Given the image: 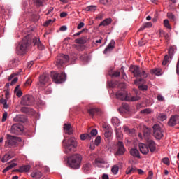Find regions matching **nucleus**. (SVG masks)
<instances>
[{
  "instance_id": "nucleus-16",
  "label": "nucleus",
  "mask_w": 179,
  "mask_h": 179,
  "mask_svg": "<svg viewBox=\"0 0 179 179\" xmlns=\"http://www.w3.org/2000/svg\"><path fill=\"white\" fill-rule=\"evenodd\" d=\"M147 146L152 153L156 150V143H155L153 140H148L147 141Z\"/></svg>"
},
{
  "instance_id": "nucleus-34",
  "label": "nucleus",
  "mask_w": 179,
  "mask_h": 179,
  "mask_svg": "<svg viewBox=\"0 0 179 179\" xmlns=\"http://www.w3.org/2000/svg\"><path fill=\"white\" fill-rule=\"evenodd\" d=\"M111 122L114 127L120 126V120H118L116 117H112Z\"/></svg>"
},
{
  "instance_id": "nucleus-53",
  "label": "nucleus",
  "mask_w": 179,
  "mask_h": 179,
  "mask_svg": "<svg viewBox=\"0 0 179 179\" xmlns=\"http://www.w3.org/2000/svg\"><path fill=\"white\" fill-rule=\"evenodd\" d=\"M141 98L139 96H133L131 97V101H138Z\"/></svg>"
},
{
  "instance_id": "nucleus-37",
  "label": "nucleus",
  "mask_w": 179,
  "mask_h": 179,
  "mask_svg": "<svg viewBox=\"0 0 179 179\" xmlns=\"http://www.w3.org/2000/svg\"><path fill=\"white\" fill-rule=\"evenodd\" d=\"M96 6H89L85 8L86 12H94L96 10Z\"/></svg>"
},
{
  "instance_id": "nucleus-11",
  "label": "nucleus",
  "mask_w": 179,
  "mask_h": 179,
  "mask_svg": "<svg viewBox=\"0 0 179 179\" xmlns=\"http://www.w3.org/2000/svg\"><path fill=\"white\" fill-rule=\"evenodd\" d=\"M50 78L48 74L43 73L39 76V82L38 83V87H44L46 83L48 82Z\"/></svg>"
},
{
  "instance_id": "nucleus-50",
  "label": "nucleus",
  "mask_w": 179,
  "mask_h": 179,
  "mask_svg": "<svg viewBox=\"0 0 179 179\" xmlns=\"http://www.w3.org/2000/svg\"><path fill=\"white\" fill-rule=\"evenodd\" d=\"M138 89L143 91L148 90V85H139Z\"/></svg>"
},
{
  "instance_id": "nucleus-18",
  "label": "nucleus",
  "mask_w": 179,
  "mask_h": 179,
  "mask_svg": "<svg viewBox=\"0 0 179 179\" xmlns=\"http://www.w3.org/2000/svg\"><path fill=\"white\" fill-rule=\"evenodd\" d=\"M15 157V155L12 152H8L5 154V155L2 157L1 162L2 163H6L8 160H10V159Z\"/></svg>"
},
{
  "instance_id": "nucleus-9",
  "label": "nucleus",
  "mask_w": 179,
  "mask_h": 179,
  "mask_svg": "<svg viewBox=\"0 0 179 179\" xmlns=\"http://www.w3.org/2000/svg\"><path fill=\"white\" fill-rule=\"evenodd\" d=\"M21 104L22 106H33L34 104V97L31 95H26L22 97Z\"/></svg>"
},
{
  "instance_id": "nucleus-21",
  "label": "nucleus",
  "mask_w": 179,
  "mask_h": 179,
  "mask_svg": "<svg viewBox=\"0 0 179 179\" xmlns=\"http://www.w3.org/2000/svg\"><path fill=\"white\" fill-rule=\"evenodd\" d=\"M30 171V166L29 165H24L22 166H20L19 169L13 170V171H19V173H27V171Z\"/></svg>"
},
{
  "instance_id": "nucleus-1",
  "label": "nucleus",
  "mask_w": 179,
  "mask_h": 179,
  "mask_svg": "<svg viewBox=\"0 0 179 179\" xmlns=\"http://www.w3.org/2000/svg\"><path fill=\"white\" fill-rule=\"evenodd\" d=\"M130 71L134 74L135 78H140L134 80V85L145 83V78L149 75L145 70L141 69V67L138 66H131L130 67Z\"/></svg>"
},
{
  "instance_id": "nucleus-43",
  "label": "nucleus",
  "mask_w": 179,
  "mask_h": 179,
  "mask_svg": "<svg viewBox=\"0 0 179 179\" xmlns=\"http://www.w3.org/2000/svg\"><path fill=\"white\" fill-rule=\"evenodd\" d=\"M31 83H33V80L31 78H29L24 84V86H31Z\"/></svg>"
},
{
  "instance_id": "nucleus-28",
  "label": "nucleus",
  "mask_w": 179,
  "mask_h": 179,
  "mask_svg": "<svg viewBox=\"0 0 179 179\" xmlns=\"http://www.w3.org/2000/svg\"><path fill=\"white\" fill-rule=\"evenodd\" d=\"M86 41H87L86 36H83L75 40L76 44H86Z\"/></svg>"
},
{
  "instance_id": "nucleus-7",
  "label": "nucleus",
  "mask_w": 179,
  "mask_h": 179,
  "mask_svg": "<svg viewBox=\"0 0 179 179\" xmlns=\"http://www.w3.org/2000/svg\"><path fill=\"white\" fill-rule=\"evenodd\" d=\"M24 131V127L20 124H13L10 128V134L14 135H22Z\"/></svg>"
},
{
  "instance_id": "nucleus-17",
  "label": "nucleus",
  "mask_w": 179,
  "mask_h": 179,
  "mask_svg": "<svg viewBox=\"0 0 179 179\" xmlns=\"http://www.w3.org/2000/svg\"><path fill=\"white\" fill-rule=\"evenodd\" d=\"M14 121L15 122H26L27 121V117L24 115H17L15 117H14Z\"/></svg>"
},
{
  "instance_id": "nucleus-38",
  "label": "nucleus",
  "mask_w": 179,
  "mask_h": 179,
  "mask_svg": "<svg viewBox=\"0 0 179 179\" xmlns=\"http://www.w3.org/2000/svg\"><path fill=\"white\" fill-rule=\"evenodd\" d=\"M168 19H170L171 22H176V15H174L172 13H167Z\"/></svg>"
},
{
  "instance_id": "nucleus-23",
  "label": "nucleus",
  "mask_w": 179,
  "mask_h": 179,
  "mask_svg": "<svg viewBox=\"0 0 179 179\" xmlns=\"http://www.w3.org/2000/svg\"><path fill=\"white\" fill-rule=\"evenodd\" d=\"M34 45L36 47V45L38 47V50H43L44 48V45L41 44V42H40V39L35 38L34 39Z\"/></svg>"
},
{
  "instance_id": "nucleus-27",
  "label": "nucleus",
  "mask_w": 179,
  "mask_h": 179,
  "mask_svg": "<svg viewBox=\"0 0 179 179\" xmlns=\"http://www.w3.org/2000/svg\"><path fill=\"white\" fill-rule=\"evenodd\" d=\"M168 125L169 127H175V125H177V117H176V116L171 117L168 122Z\"/></svg>"
},
{
  "instance_id": "nucleus-33",
  "label": "nucleus",
  "mask_w": 179,
  "mask_h": 179,
  "mask_svg": "<svg viewBox=\"0 0 179 179\" xmlns=\"http://www.w3.org/2000/svg\"><path fill=\"white\" fill-rule=\"evenodd\" d=\"M136 167L134 166V167H129L127 168V169L126 170V174H134V173L136 172Z\"/></svg>"
},
{
  "instance_id": "nucleus-25",
  "label": "nucleus",
  "mask_w": 179,
  "mask_h": 179,
  "mask_svg": "<svg viewBox=\"0 0 179 179\" xmlns=\"http://www.w3.org/2000/svg\"><path fill=\"white\" fill-rule=\"evenodd\" d=\"M31 177L33 178L40 179L43 177V173L40 171H36L31 173Z\"/></svg>"
},
{
  "instance_id": "nucleus-60",
  "label": "nucleus",
  "mask_w": 179,
  "mask_h": 179,
  "mask_svg": "<svg viewBox=\"0 0 179 179\" xmlns=\"http://www.w3.org/2000/svg\"><path fill=\"white\" fill-rule=\"evenodd\" d=\"M18 78L17 77L14 78L13 80L11 81V86H13V85H15L16 83V82H17Z\"/></svg>"
},
{
  "instance_id": "nucleus-35",
  "label": "nucleus",
  "mask_w": 179,
  "mask_h": 179,
  "mask_svg": "<svg viewBox=\"0 0 179 179\" xmlns=\"http://www.w3.org/2000/svg\"><path fill=\"white\" fill-rule=\"evenodd\" d=\"M150 135V129L146 128L143 131V136L145 139H148L149 138V136Z\"/></svg>"
},
{
  "instance_id": "nucleus-63",
  "label": "nucleus",
  "mask_w": 179,
  "mask_h": 179,
  "mask_svg": "<svg viewBox=\"0 0 179 179\" xmlns=\"http://www.w3.org/2000/svg\"><path fill=\"white\" fill-rule=\"evenodd\" d=\"M109 87H117V85L114 83V82H110L108 83Z\"/></svg>"
},
{
  "instance_id": "nucleus-54",
  "label": "nucleus",
  "mask_w": 179,
  "mask_h": 179,
  "mask_svg": "<svg viewBox=\"0 0 179 179\" xmlns=\"http://www.w3.org/2000/svg\"><path fill=\"white\" fill-rule=\"evenodd\" d=\"M122 108H124V110H125L126 111H129V106L128 105V103H123Z\"/></svg>"
},
{
  "instance_id": "nucleus-20",
  "label": "nucleus",
  "mask_w": 179,
  "mask_h": 179,
  "mask_svg": "<svg viewBox=\"0 0 179 179\" xmlns=\"http://www.w3.org/2000/svg\"><path fill=\"white\" fill-rule=\"evenodd\" d=\"M114 45H115V41L114 40H111L110 43L108 45V46L104 50L103 53L107 54V52H108V51H112V50L114 49Z\"/></svg>"
},
{
  "instance_id": "nucleus-32",
  "label": "nucleus",
  "mask_w": 179,
  "mask_h": 179,
  "mask_svg": "<svg viewBox=\"0 0 179 179\" xmlns=\"http://www.w3.org/2000/svg\"><path fill=\"white\" fill-rule=\"evenodd\" d=\"M150 73H152V75H157L159 76L162 75V69H154L150 71Z\"/></svg>"
},
{
  "instance_id": "nucleus-59",
  "label": "nucleus",
  "mask_w": 179,
  "mask_h": 179,
  "mask_svg": "<svg viewBox=\"0 0 179 179\" xmlns=\"http://www.w3.org/2000/svg\"><path fill=\"white\" fill-rule=\"evenodd\" d=\"M82 27H85V23H83V22H80V23L78 25L77 29H78V30H80V29H82Z\"/></svg>"
},
{
  "instance_id": "nucleus-48",
  "label": "nucleus",
  "mask_w": 179,
  "mask_h": 179,
  "mask_svg": "<svg viewBox=\"0 0 179 179\" xmlns=\"http://www.w3.org/2000/svg\"><path fill=\"white\" fill-rule=\"evenodd\" d=\"M90 136H91V138H92V136H97V129H93L91 132H90Z\"/></svg>"
},
{
  "instance_id": "nucleus-41",
  "label": "nucleus",
  "mask_w": 179,
  "mask_h": 179,
  "mask_svg": "<svg viewBox=\"0 0 179 179\" xmlns=\"http://www.w3.org/2000/svg\"><path fill=\"white\" fill-rule=\"evenodd\" d=\"M123 131L124 132H125V134H127L128 135H132V131H131V129L127 127V126H124L123 127Z\"/></svg>"
},
{
  "instance_id": "nucleus-26",
  "label": "nucleus",
  "mask_w": 179,
  "mask_h": 179,
  "mask_svg": "<svg viewBox=\"0 0 179 179\" xmlns=\"http://www.w3.org/2000/svg\"><path fill=\"white\" fill-rule=\"evenodd\" d=\"M130 155L138 159H141V155H139V151L136 148H132L130 150Z\"/></svg>"
},
{
  "instance_id": "nucleus-10",
  "label": "nucleus",
  "mask_w": 179,
  "mask_h": 179,
  "mask_svg": "<svg viewBox=\"0 0 179 179\" xmlns=\"http://www.w3.org/2000/svg\"><path fill=\"white\" fill-rule=\"evenodd\" d=\"M69 61V56L64 54L58 55L56 64L58 66H62L63 64H66Z\"/></svg>"
},
{
  "instance_id": "nucleus-42",
  "label": "nucleus",
  "mask_w": 179,
  "mask_h": 179,
  "mask_svg": "<svg viewBox=\"0 0 179 179\" xmlns=\"http://www.w3.org/2000/svg\"><path fill=\"white\" fill-rule=\"evenodd\" d=\"M0 103H1V104H3V108H8V101L6 100V99H0Z\"/></svg>"
},
{
  "instance_id": "nucleus-61",
  "label": "nucleus",
  "mask_w": 179,
  "mask_h": 179,
  "mask_svg": "<svg viewBox=\"0 0 179 179\" xmlns=\"http://www.w3.org/2000/svg\"><path fill=\"white\" fill-rule=\"evenodd\" d=\"M150 109H144L141 111L143 114H150Z\"/></svg>"
},
{
  "instance_id": "nucleus-40",
  "label": "nucleus",
  "mask_w": 179,
  "mask_h": 179,
  "mask_svg": "<svg viewBox=\"0 0 179 179\" xmlns=\"http://www.w3.org/2000/svg\"><path fill=\"white\" fill-rule=\"evenodd\" d=\"M118 170H120V168L117 165L113 166L111 169V171L113 174H118Z\"/></svg>"
},
{
  "instance_id": "nucleus-36",
  "label": "nucleus",
  "mask_w": 179,
  "mask_h": 179,
  "mask_svg": "<svg viewBox=\"0 0 179 179\" xmlns=\"http://www.w3.org/2000/svg\"><path fill=\"white\" fill-rule=\"evenodd\" d=\"M176 48L174 47H171L168 51V54L169 55L170 58H173V55H174V52L176 51Z\"/></svg>"
},
{
  "instance_id": "nucleus-13",
  "label": "nucleus",
  "mask_w": 179,
  "mask_h": 179,
  "mask_svg": "<svg viewBox=\"0 0 179 179\" xmlns=\"http://www.w3.org/2000/svg\"><path fill=\"white\" fill-rule=\"evenodd\" d=\"M116 97L117 99H118L119 100H126L127 101H128V100H129V99H128V94H127V92H125V91H119L116 93Z\"/></svg>"
},
{
  "instance_id": "nucleus-45",
  "label": "nucleus",
  "mask_w": 179,
  "mask_h": 179,
  "mask_svg": "<svg viewBox=\"0 0 179 179\" xmlns=\"http://www.w3.org/2000/svg\"><path fill=\"white\" fill-rule=\"evenodd\" d=\"M109 75L112 78H118V76H120V75H121V72H120V71H115L113 73H109Z\"/></svg>"
},
{
  "instance_id": "nucleus-15",
  "label": "nucleus",
  "mask_w": 179,
  "mask_h": 179,
  "mask_svg": "<svg viewBox=\"0 0 179 179\" xmlns=\"http://www.w3.org/2000/svg\"><path fill=\"white\" fill-rule=\"evenodd\" d=\"M138 148L140 149V152L143 153V155H147V153H149V148L146 144L144 143H139Z\"/></svg>"
},
{
  "instance_id": "nucleus-39",
  "label": "nucleus",
  "mask_w": 179,
  "mask_h": 179,
  "mask_svg": "<svg viewBox=\"0 0 179 179\" xmlns=\"http://www.w3.org/2000/svg\"><path fill=\"white\" fill-rule=\"evenodd\" d=\"M164 26L169 30H171V26H170V22H169V20H164Z\"/></svg>"
},
{
  "instance_id": "nucleus-30",
  "label": "nucleus",
  "mask_w": 179,
  "mask_h": 179,
  "mask_svg": "<svg viewBox=\"0 0 179 179\" xmlns=\"http://www.w3.org/2000/svg\"><path fill=\"white\" fill-rule=\"evenodd\" d=\"M80 138L81 141H91L92 140V136L89 134H80Z\"/></svg>"
},
{
  "instance_id": "nucleus-56",
  "label": "nucleus",
  "mask_w": 179,
  "mask_h": 179,
  "mask_svg": "<svg viewBox=\"0 0 179 179\" xmlns=\"http://www.w3.org/2000/svg\"><path fill=\"white\" fill-rule=\"evenodd\" d=\"M153 178V172L150 171L148 172V177L146 179H152Z\"/></svg>"
},
{
  "instance_id": "nucleus-2",
  "label": "nucleus",
  "mask_w": 179,
  "mask_h": 179,
  "mask_svg": "<svg viewBox=\"0 0 179 179\" xmlns=\"http://www.w3.org/2000/svg\"><path fill=\"white\" fill-rule=\"evenodd\" d=\"M31 44V39L30 36H25L21 42L17 46L16 52L17 55H24L26 52H27V50H29V47Z\"/></svg>"
},
{
  "instance_id": "nucleus-46",
  "label": "nucleus",
  "mask_w": 179,
  "mask_h": 179,
  "mask_svg": "<svg viewBox=\"0 0 179 179\" xmlns=\"http://www.w3.org/2000/svg\"><path fill=\"white\" fill-rule=\"evenodd\" d=\"M100 3L103 5H110L111 0H100Z\"/></svg>"
},
{
  "instance_id": "nucleus-52",
  "label": "nucleus",
  "mask_w": 179,
  "mask_h": 179,
  "mask_svg": "<svg viewBox=\"0 0 179 179\" xmlns=\"http://www.w3.org/2000/svg\"><path fill=\"white\" fill-rule=\"evenodd\" d=\"M35 3L36 6H43V0H36Z\"/></svg>"
},
{
  "instance_id": "nucleus-4",
  "label": "nucleus",
  "mask_w": 179,
  "mask_h": 179,
  "mask_svg": "<svg viewBox=\"0 0 179 179\" xmlns=\"http://www.w3.org/2000/svg\"><path fill=\"white\" fill-rule=\"evenodd\" d=\"M66 139H64L62 143L64 145V152L66 154L73 153L76 152V148L78 147V143L76 138L71 137L69 139L67 143H65Z\"/></svg>"
},
{
  "instance_id": "nucleus-3",
  "label": "nucleus",
  "mask_w": 179,
  "mask_h": 179,
  "mask_svg": "<svg viewBox=\"0 0 179 179\" xmlns=\"http://www.w3.org/2000/svg\"><path fill=\"white\" fill-rule=\"evenodd\" d=\"M82 163V155L79 154H74L68 157L67 164L69 167L76 170L80 168Z\"/></svg>"
},
{
  "instance_id": "nucleus-31",
  "label": "nucleus",
  "mask_w": 179,
  "mask_h": 179,
  "mask_svg": "<svg viewBox=\"0 0 179 179\" xmlns=\"http://www.w3.org/2000/svg\"><path fill=\"white\" fill-rule=\"evenodd\" d=\"M110 23L111 18H106L99 24V26H108Z\"/></svg>"
},
{
  "instance_id": "nucleus-24",
  "label": "nucleus",
  "mask_w": 179,
  "mask_h": 179,
  "mask_svg": "<svg viewBox=\"0 0 179 179\" xmlns=\"http://www.w3.org/2000/svg\"><path fill=\"white\" fill-rule=\"evenodd\" d=\"M90 170H92V164L90 162H87L83 166V171L84 173H89Z\"/></svg>"
},
{
  "instance_id": "nucleus-49",
  "label": "nucleus",
  "mask_w": 179,
  "mask_h": 179,
  "mask_svg": "<svg viewBox=\"0 0 179 179\" xmlns=\"http://www.w3.org/2000/svg\"><path fill=\"white\" fill-rule=\"evenodd\" d=\"M162 163H164V164H166V166L170 165V159H169V158L165 157L164 159H162Z\"/></svg>"
},
{
  "instance_id": "nucleus-55",
  "label": "nucleus",
  "mask_w": 179,
  "mask_h": 179,
  "mask_svg": "<svg viewBox=\"0 0 179 179\" xmlns=\"http://www.w3.org/2000/svg\"><path fill=\"white\" fill-rule=\"evenodd\" d=\"M21 111L22 113H29V111H30V108H29L27 107H23V108H21Z\"/></svg>"
},
{
  "instance_id": "nucleus-5",
  "label": "nucleus",
  "mask_w": 179,
  "mask_h": 179,
  "mask_svg": "<svg viewBox=\"0 0 179 179\" xmlns=\"http://www.w3.org/2000/svg\"><path fill=\"white\" fill-rule=\"evenodd\" d=\"M17 142H22V138H18L10 134H7V141H6V148H16L17 146Z\"/></svg>"
},
{
  "instance_id": "nucleus-51",
  "label": "nucleus",
  "mask_w": 179,
  "mask_h": 179,
  "mask_svg": "<svg viewBox=\"0 0 179 179\" xmlns=\"http://www.w3.org/2000/svg\"><path fill=\"white\" fill-rule=\"evenodd\" d=\"M8 118V113L5 112L3 114V117H2V122H5V121H6Z\"/></svg>"
},
{
  "instance_id": "nucleus-58",
  "label": "nucleus",
  "mask_w": 179,
  "mask_h": 179,
  "mask_svg": "<svg viewBox=\"0 0 179 179\" xmlns=\"http://www.w3.org/2000/svg\"><path fill=\"white\" fill-rule=\"evenodd\" d=\"M144 26H145V29H147L149 27H152V22H146L144 24Z\"/></svg>"
},
{
  "instance_id": "nucleus-47",
  "label": "nucleus",
  "mask_w": 179,
  "mask_h": 179,
  "mask_svg": "<svg viewBox=\"0 0 179 179\" xmlns=\"http://www.w3.org/2000/svg\"><path fill=\"white\" fill-rule=\"evenodd\" d=\"M100 142H101V137H100V136H98L95 139L96 145L99 146V145H100Z\"/></svg>"
},
{
  "instance_id": "nucleus-44",
  "label": "nucleus",
  "mask_w": 179,
  "mask_h": 179,
  "mask_svg": "<svg viewBox=\"0 0 179 179\" xmlns=\"http://www.w3.org/2000/svg\"><path fill=\"white\" fill-rule=\"evenodd\" d=\"M169 55H166L164 57V60L162 62V65H167V63L169 61Z\"/></svg>"
},
{
  "instance_id": "nucleus-22",
  "label": "nucleus",
  "mask_w": 179,
  "mask_h": 179,
  "mask_svg": "<svg viewBox=\"0 0 179 179\" xmlns=\"http://www.w3.org/2000/svg\"><path fill=\"white\" fill-rule=\"evenodd\" d=\"M103 128L105 129V137L106 138H110L111 136L112 132H111V129L108 127V126H106L105 124H103Z\"/></svg>"
},
{
  "instance_id": "nucleus-29",
  "label": "nucleus",
  "mask_w": 179,
  "mask_h": 179,
  "mask_svg": "<svg viewBox=\"0 0 179 179\" xmlns=\"http://www.w3.org/2000/svg\"><path fill=\"white\" fill-rule=\"evenodd\" d=\"M14 93H15L16 96L17 97H22L23 96V92H22V90H20V86L17 85L16 87L14 90Z\"/></svg>"
},
{
  "instance_id": "nucleus-14",
  "label": "nucleus",
  "mask_w": 179,
  "mask_h": 179,
  "mask_svg": "<svg viewBox=\"0 0 179 179\" xmlns=\"http://www.w3.org/2000/svg\"><path fill=\"white\" fill-rule=\"evenodd\" d=\"M87 113L91 117H94V115H100L101 110L99 108H93L88 109Z\"/></svg>"
},
{
  "instance_id": "nucleus-6",
  "label": "nucleus",
  "mask_w": 179,
  "mask_h": 179,
  "mask_svg": "<svg viewBox=\"0 0 179 179\" xmlns=\"http://www.w3.org/2000/svg\"><path fill=\"white\" fill-rule=\"evenodd\" d=\"M50 76L55 83H62L65 82V75L64 73L51 72Z\"/></svg>"
},
{
  "instance_id": "nucleus-12",
  "label": "nucleus",
  "mask_w": 179,
  "mask_h": 179,
  "mask_svg": "<svg viewBox=\"0 0 179 179\" xmlns=\"http://www.w3.org/2000/svg\"><path fill=\"white\" fill-rule=\"evenodd\" d=\"M125 147L124 146V143L119 141L117 143V150L115 153V156H122L125 153Z\"/></svg>"
},
{
  "instance_id": "nucleus-57",
  "label": "nucleus",
  "mask_w": 179,
  "mask_h": 179,
  "mask_svg": "<svg viewBox=\"0 0 179 179\" xmlns=\"http://www.w3.org/2000/svg\"><path fill=\"white\" fill-rule=\"evenodd\" d=\"M50 23H52V20H48V21L45 22L43 24V26L47 27L50 24Z\"/></svg>"
},
{
  "instance_id": "nucleus-62",
  "label": "nucleus",
  "mask_w": 179,
  "mask_h": 179,
  "mask_svg": "<svg viewBox=\"0 0 179 179\" xmlns=\"http://www.w3.org/2000/svg\"><path fill=\"white\" fill-rule=\"evenodd\" d=\"M116 136L117 138H121V131L118 129H116Z\"/></svg>"
},
{
  "instance_id": "nucleus-19",
  "label": "nucleus",
  "mask_w": 179,
  "mask_h": 179,
  "mask_svg": "<svg viewBox=\"0 0 179 179\" xmlns=\"http://www.w3.org/2000/svg\"><path fill=\"white\" fill-rule=\"evenodd\" d=\"M64 129L65 134H67V135H72L73 134V130L72 129V126L71 124H64Z\"/></svg>"
},
{
  "instance_id": "nucleus-8",
  "label": "nucleus",
  "mask_w": 179,
  "mask_h": 179,
  "mask_svg": "<svg viewBox=\"0 0 179 179\" xmlns=\"http://www.w3.org/2000/svg\"><path fill=\"white\" fill-rule=\"evenodd\" d=\"M153 129V136L155 138V139H157L158 141H160L162 137L163 136V130H162V127H160V125L155 124L152 127Z\"/></svg>"
},
{
  "instance_id": "nucleus-64",
  "label": "nucleus",
  "mask_w": 179,
  "mask_h": 179,
  "mask_svg": "<svg viewBox=\"0 0 179 179\" xmlns=\"http://www.w3.org/2000/svg\"><path fill=\"white\" fill-rule=\"evenodd\" d=\"M176 73L178 75H179V59L176 64Z\"/></svg>"
}]
</instances>
